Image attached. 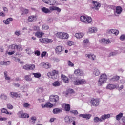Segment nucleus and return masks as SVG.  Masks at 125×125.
I'll use <instances>...</instances> for the list:
<instances>
[{
  "label": "nucleus",
  "mask_w": 125,
  "mask_h": 125,
  "mask_svg": "<svg viewBox=\"0 0 125 125\" xmlns=\"http://www.w3.org/2000/svg\"><path fill=\"white\" fill-rule=\"evenodd\" d=\"M18 116L19 118H22L23 119H25V118H29L30 116L29 114L23 113V111H21L18 113Z\"/></svg>",
  "instance_id": "obj_12"
},
{
  "label": "nucleus",
  "mask_w": 125,
  "mask_h": 125,
  "mask_svg": "<svg viewBox=\"0 0 125 125\" xmlns=\"http://www.w3.org/2000/svg\"><path fill=\"white\" fill-rule=\"evenodd\" d=\"M25 80L27 81H32V78H31V76L30 75H26L25 76Z\"/></svg>",
  "instance_id": "obj_39"
},
{
  "label": "nucleus",
  "mask_w": 125,
  "mask_h": 125,
  "mask_svg": "<svg viewBox=\"0 0 125 125\" xmlns=\"http://www.w3.org/2000/svg\"><path fill=\"white\" fill-rule=\"evenodd\" d=\"M31 119L32 122H36V121H37V117L35 116H32Z\"/></svg>",
  "instance_id": "obj_59"
},
{
  "label": "nucleus",
  "mask_w": 125,
  "mask_h": 125,
  "mask_svg": "<svg viewBox=\"0 0 125 125\" xmlns=\"http://www.w3.org/2000/svg\"><path fill=\"white\" fill-rule=\"evenodd\" d=\"M33 30L34 31H40V27H39V26H34V27H33Z\"/></svg>",
  "instance_id": "obj_55"
},
{
  "label": "nucleus",
  "mask_w": 125,
  "mask_h": 125,
  "mask_svg": "<svg viewBox=\"0 0 125 125\" xmlns=\"http://www.w3.org/2000/svg\"><path fill=\"white\" fill-rule=\"evenodd\" d=\"M64 121L65 123H70V117L66 116L64 118Z\"/></svg>",
  "instance_id": "obj_44"
},
{
  "label": "nucleus",
  "mask_w": 125,
  "mask_h": 125,
  "mask_svg": "<svg viewBox=\"0 0 125 125\" xmlns=\"http://www.w3.org/2000/svg\"><path fill=\"white\" fill-rule=\"evenodd\" d=\"M92 3L94 4L93 9H95L96 10H98L100 8V6H101V4L97 1H93Z\"/></svg>",
  "instance_id": "obj_13"
},
{
  "label": "nucleus",
  "mask_w": 125,
  "mask_h": 125,
  "mask_svg": "<svg viewBox=\"0 0 125 125\" xmlns=\"http://www.w3.org/2000/svg\"><path fill=\"white\" fill-rule=\"evenodd\" d=\"M80 20L82 23L85 24H90L92 22V18L88 16H81L80 17Z\"/></svg>",
  "instance_id": "obj_2"
},
{
  "label": "nucleus",
  "mask_w": 125,
  "mask_h": 125,
  "mask_svg": "<svg viewBox=\"0 0 125 125\" xmlns=\"http://www.w3.org/2000/svg\"><path fill=\"white\" fill-rule=\"evenodd\" d=\"M79 116L81 117V118L86 119V120H89V119L91 118V115L90 114H80Z\"/></svg>",
  "instance_id": "obj_16"
},
{
  "label": "nucleus",
  "mask_w": 125,
  "mask_h": 125,
  "mask_svg": "<svg viewBox=\"0 0 125 125\" xmlns=\"http://www.w3.org/2000/svg\"><path fill=\"white\" fill-rule=\"evenodd\" d=\"M67 65L69 67H74L75 64L74 63H72V62L71 61H68Z\"/></svg>",
  "instance_id": "obj_42"
},
{
  "label": "nucleus",
  "mask_w": 125,
  "mask_h": 125,
  "mask_svg": "<svg viewBox=\"0 0 125 125\" xmlns=\"http://www.w3.org/2000/svg\"><path fill=\"white\" fill-rule=\"evenodd\" d=\"M120 80V76H114L112 78L110 79L111 82H117V81H119Z\"/></svg>",
  "instance_id": "obj_28"
},
{
  "label": "nucleus",
  "mask_w": 125,
  "mask_h": 125,
  "mask_svg": "<svg viewBox=\"0 0 125 125\" xmlns=\"http://www.w3.org/2000/svg\"><path fill=\"white\" fill-rule=\"evenodd\" d=\"M61 78L63 80V81L64 82V83H68L70 81L69 80V78L68 77L63 74L61 75Z\"/></svg>",
  "instance_id": "obj_19"
},
{
  "label": "nucleus",
  "mask_w": 125,
  "mask_h": 125,
  "mask_svg": "<svg viewBox=\"0 0 125 125\" xmlns=\"http://www.w3.org/2000/svg\"><path fill=\"white\" fill-rule=\"evenodd\" d=\"M1 112L3 114H7L8 111H7V109H6L5 108H2Z\"/></svg>",
  "instance_id": "obj_50"
},
{
  "label": "nucleus",
  "mask_w": 125,
  "mask_h": 125,
  "mask_svg": "<svg viewBox=\"0 0 125 125\" xmlns=\"http://www.w3.org/2000/svg\"><path fill=\"white\" fill-rule=\"evenodd\" d=\"M57 38L60 39L61 40H68L69 37V34L65 32H58L56 34Z\"/></svg>",
  "instance_id": "obj_5"
},
{
  "label": "nucleus",
  "mask_w": 125,
  "mask_h": 125,
  "mask_svg": "<svg viewBox=\"0 0 125 125\" xmlns=\"http://www.w3.org/2000/svg\"><path fill=\"white\" fill-rule=\"evenodd\" d=\"M122 123H120V125H125V117H124L122 118Z\"/></svg>",
  "instance_id": "obj_43"
},
{
  "label": "nucleus",
  "mask_w": 125,
  "mask_h": 125,
  "mask_svg": "<svg viewBox=\"0 0 125 125\" xmlns=\"http://www.w3.org/2000/svg\"><path fill=\"white\" fill-rule=\"evenodd\" d=\"M42 66L43 68H44V69H50V68H51V65H50V63L48 62H43L42 64Z\"/></svg>",
  "instance_id": "obj_17"
},
{
  "label": "nucleus",
  "mask_w": 125,
  "mask_h": 125,
  "mask_svg": "<svg viewBox=\"0 0 125 125\" xmlns=\"http://www.w3.org/2000/svg\"><path fill=\"white\" fill-rule=\"evenodd\" d=\"M86 81L84 79H77L74 82V85H81L83 84H85Z\"/></svg>",
  "instance_id": "obj_8"
},
{
  "label": "nucleus",
  "mask_w": 125,
  "mask_h": 125,
  "mask_svg": "<svg viewBox=\"0 0 125 125\" xmlns=\"http://www.w3.org/2000/svg\"><path fill=\"white\" fill-rule=\"evenodd\" d=\"M62 108H54L53 110V113L55 114H59L60 113H62Z\"/></svg>",
  "instance_id": "obj_18"
},
{
  "label": "nucleus",
  "mask_w": 125,
  "mask_h": 125,
  "mask_svg": "<svg viewBox=\"0 0 125 125\" xmlns=\"http://www.w3.org/2000/svg\"><path fill=\"white\" fill-rule=\"evenodd\" d=\"M0 98H1V99H2V100H6L7 99V95L4 94H1L0 95Z\"/></svg>",
  "instance_id": "obj_31"
},
{
  "label": "nucleus",
  "mask_w": 125,
  "mask_h": 125,
  "mask_svg": "<svg viewBox=\"0 0 125 125\" xmlns=\"http://www.w3.org/2000/svg\"><path fill=\"white\" fill-rule=\"evenodd\" d=\"M99 99H92L90 103L94 106V107H97V106L99 105Z\"/></svg>",
  "instance_id": "obj_11"
},
{
  "label": "nucleus",
  "mask_w": 125,
  "mask_h": 125,
  "mask_svg": "<svg viewBox=\"0 0 125 125\" xmlns=\"http://www.w3.org/2000/svg\"><path fill=\"white\" fill-rule=\"evenodd\" d=\"M29 106H30V104L28 103H25L23 104V107H24V108H28Z\"/></svg>",
  "instance_id": "obj_56"
},
{
  "label": "nucleus",
  "mask_w": 125,
  "mask_h": 125,
  "mask_svg": "<svg viewBox=\"0 0 125 125\" xmlns=\"http://www.w3.org/2000/svg\"><path fill=\"white\" fill-rule=\"evenodd\" d=\"M43 35H44V33L42 32L37 31L35 33V36L37 38H42V36H43Z\"/></svg>",
  "instance_id": "obj_20"
},
{
  "label": "nucleus",
  "mask_w": 125,
  "mask_h": 125,
  "mask_svg": "<svg viewBox=\"0 0 125 125\" xmlns=\"http://www.w3.org/2000/svg\"><path fill=\"white\" fill-rule=\"evenodd\" d=\"M64 110L66 112H69L70 110H71V106L69 104H65L64 106Z\"/></svg>",
  "instance_id": "obj_25"
},
{
  "label": "nucleus",
  "mask_w": 125,
  "mask_h": 125,
  "mask_svg": "<svg viewBox=\"0 0 125 125\" xmlns=\"http://www.w3.org/2000/svg\"><path fill=\"white\" fill-rule=\"evenodd\" d=\"M10 62L9 61L5 62L4 65H5L6 66H8V65H10Z\"/></svg>",
  "instance_id": "obj_63"
},
{
  "label": "nucleus",
  "mask_w": 125,
  "mask_h": 125,
  "mask_svg": "<svg viewBox=\"0 0 125 125\" xmlns=\"http://www.w3.org/2000/svg\"><path fill=\"white\" fill-rule=\"evenodd\" d=\"M116 87H117V86H116L114 84H109L106 86L107 89H110V90H111L112 89H115V88H116Z\"/></svg>",
  "instance_id": "obj_22"
},
{
  "label": "nucleus",
  "mask_w": 125,
  "mask_h": 125,
  "mask_svg": "<svg viewBox=\"0 0 125 125\" xmlns=\"http://www.w3.org/2000/svg\"><path fill=\"white\" fill-rule=\"evenodd\" d=\"M15 35H16L18 37H19V36H20L21 35L20 31H16L15 32Z\"/></svg>",
  "instance_id": "obj_53"
},
{
  "label": "nucleus",
  "mask_w": 125,
  "mask_h": 125,
  "mask_svg": "<svg viewBox=\"0 0 125 125\" xmlns=\"http://www.w3.org/2000/svg\"><path fill=\"white\" fill-rule=\"evenodd\" d=\"M14 53H15V52L14 51H13L12 52H8V54L9 55H12L13 54H14Z\"/></svg>",
  "instance_id": "obj_62"
},
{
  "label": "nucleus",
  "mask_w": 125,
  "mask_h": 125,
  "mask_svg": "<svg viewBox=\"0 0 125 125\" xmlns=\"http://www.w3.org/2000/svg\"><path fill=\"white\" fill-rule=\"evenodd\" d=\"M74 121H75V119L74 118V117H69V123L73 122Z\"/></svg>",
  "instance_id": "obj_57"
},
{
  "label": "nucleus",
  "mask_w": 125,
  "mask_h": 125,
  "mask_svg": "<svg viewBox=\"0 0 125 125\" xmlns=\"http://www.w3.org/2000/svg\"><path fill=\"white\" fill-rule=\"evenodd\" d=\"M56 3L55 0H49L48 4L49 5H54Z\"/></svg>",
  "instance_id": "obj_34"
},
{
  "label": "nucleus",
  "mask_w": 125,
  "mask_h": 125,
  "mask_svg": "<svg viewBox=\"0 0 125 125\" xmlns=\"http://www.w3.org/2000/svg\"><path fill=\"white\" fill-rule=\"evenodd\" d=\"M32 75L34 76L35 78H37V79H39L42 77V75L41 73L37 72V73H33Z\"/></svg>",
  "instance_id": "obj_30"
},
{
  "label": "nucleus",
  "mask_w": 125,
  "mask_h": 125,
  "mask_svg": "<svg viewBox=\"0 0 125 125\" xmlns=\"http://www.w3.org/2000/svg\"><path fill=\"white\" fill-rule=\"evenodd\" d=\"M7 107L9 110H12L13 109V106L10 103L7 104Z\"/></svg>",
  "instance_id": "obj_40"
},
{
  "label": "nucleus",
  "mask_w": 125,
  "mask_h": 125,
  "mask_svg": "<svg viewBox=\"0 0 125 125\" xmlns=\"http://www.w3.org/2000/svg\"><path fill=\"white\" fill-rule=\"evenodd\" d=\"M29 69L31 71L35 70V66L34 64H29Z\"/></svg>",
  "instance_id": "obj_38"
},
{
  "label": "nucleus",
  "mask_w": 125,
  "mask_h": 125,
  "mask_svg": "<svg viewBox=\"0 0 125 125\" xmlns=\"http://www.w3.org/2000/svg\"><path fill=\"white\" fill-rule=\"evenodd\" d=\"M122 11H123V8L121 6H118L116 8V13L117 14H121Z\"/></svg>",
  "instance_id": "obj_21"
},
{
  "label": "nucleus",
  "mask_w": 125,
  "mask_h": 125,
  "mask_svg": "<svg viewBox=\"0 0 125 125\" xmlns=\"http://www.w3.org/2000/svg\"><path fill=\"white\" fill-rule=\"evenodd\" d=\"M111 115L110 114H104L102 115L101 118H99L98 117H95L94 118L93 121L94 123H99V122H103L104 121H105L106 119H109Z\"/></svg>",
  "instance_id": "obj_4"
},
{
  "label": "nucleus",
  "mask_w": 125,
  "mask_h": 125,
  "mask_svg": "<svg viewBox=\"0 0 125 125\" xmlns=\"http://www.w3.org/2000/svg\"><path fill=\"white\" fill-rule=\"evenodd\" d=\"M39 41L42 43H45V44L51 43V42H53V41L52 40L48 39H46V38L40 39Z\"/></svg>",
  "instance_id": "obj_10"
},
{
  "label": "nucleus",
  "mask_w": 125,
  "mask_h": 125,
  "mask_svg": "<svg viewBox=\"0 0 125 125\" xmlns=\"http://www.w3.org/2000/svg\"><path fill=\"white\" fill-rule=\"evenodd\" d=\"M70 113H72L74 115V116H77L79 113L78 112V111L77 110H72L70 111Z\"/></svg>",
  "instance_id": "obj_48"
},
{
  "label": "nucleus",
  "mask_w": 125,
  "mask_h": 125,
  "mask_svg": "<svg viewBox=\"0 0 125 125\" xmlns=\"http://www.w3.org/2000/svg\"><path fill=\"white\" fill-rule=\"evenodd\" d=\"M101 43H104V44H109V43H111V41L109 39H106L105 38H103L100 41Z\"/></svg>",
  "instance_id": "obj_15"
},
{
  "label": "nucleus",
  "mask_w": 125,
  "mask_h": 125,
  "mask_svg": "<svg viewBox=\"0 0 125 125\" xmlns=\"http://www.w3.org/2000/svg\"><path fill=\"white\" fill-rule=\"evenodd\" d=\"M125 39V35H122L120 37L121 41H124Z\"/></svg>",
  "instance_id": "obj_54"
},
{
  "label": "nucleus",
  "mask_w": 125,
  "mask_h": 125,
  "mask_svg": "<svg viewBox=\"0 0 125 125\" xmlns=\"http://www.w3.org/2000/svg\"><path fill=\"white\" fill-rule=\"evenodd\" d=\"M108 78L107 77V75L106 74H102L98 80V86H101L103 83H104L107 82Z\"/></svg>",
  "instance_id": "obj_3"
},
{
  "label": "nucleus",
  "mask_w": 125,
  "mask_h": 125,
  "mask_svg": "<svg viewBox=\"0 0 125 125\" xmlns=\"http://www.w3.org/2000/svg\"><path fill=\"white\" fill-rule=\"evenodd\" d=\"M0 16H2V17H4L5 16V14L3 12H0Z\"/></svg>",
  "instance_id": "obj_64"
},
{
  "label": "nucleus",
  "mask_w": 125,
  "mask_h": 125,
  "mask_svg": "<svg viewBox=\"0 0 125 125\" xmlns=\"http://www.w3.org/2000/svg\"><path fill=\"white\" fill-rule=\"evenodd\" d=\"M11 48H12V49H18L19 46L17 45H15L14 44H13L11 46Z\"/></svg>",
  "instance_id": "obj_45"
},
{
  "label": "nucleus",
  "mask_w": 125,
  "mask_h": 125,
  "mask_svg": "<svg viewBox=\"0 0 125 125\" xmlns=\"http://www.w3.org/2000/svg\"><path fill=\"white\" fill-rule=\"evenodd\" d=\"M10 96L12 98H17V97L18 96V94L16 92H11L10 93Z\"/></svg>",
  "instance_id": "obj_24"
},
{
  "label": "nucleus",
  "mask_w": 125,
  "mask_h": 125,
  "mask_svg": "<svg viewBox=\"0 0 125 125\" xmlns=\"http://www.w3.org/2000/svg\"><path fill=\"white\" fill-rule=\"evenodd\" d=\"M44 107H46V108H52V107H53V104L50 103H47L44 105Z\"/></svg>",
  "instance_id": "obj_32"
},
{
  "label": "nucleus",
  "mask_w": 125,
  "mask_h": 125,
  "mask_svg": "<svg viewBox=\"0 0 125 125\" xmlns=\"http://www.w3.org/2000/svg\"><path fill=\"white\" fill-rule=\"evenodd\" d=\"M4 75L5 80H6L7 81H9L10 80V77L7 76V72L5 71L4 72Z\"/></svg>",
  "instance_id": "obj_36"
},
{
  "label": "nucleus",
  "mask_w": 125,
  "mask_h": 125,
  "mask_svg": "<svg viewBox=\"0 0 125 125\" xmlns=\"http://www.w3.org/2000/svg\"><path fill=\"white\" fill-rule=\"evenodd\" d=\"M123 117V113L120 112L119 114L116 116V120L117 121H120L121 119Z\"/></svg>",
  "instance_id": "obj_33"
},
{
  "label": "nucleus",
  "mask_w": 125,
  "mask_h": 125,
  "mask_svg": "<svg viewBox=\"0 0 125 125\" xmlns=\"http://www.w3.org/2000/svg\"><path fill=\"white\" fill-rule=\"evenodd\" d=\"M85 56L86 57L90 58V59H91L92 60H94V59H95V57H96V56L95 55L92 54H86Z\"/></svg>",
  "instance_id": "obj_26"
},
{
  "label": "nucleus",
  "mask_w": 125,
  "mask_h": 125,
  "mask_svg": "<svg viewBox=\"0 0 125 125\" xmlns=\"http://www.w3.org/2000/svg\"><path fill=\"white\" fill-rule=\"evenodd\" d=\"M7 118L6 117L2 118V117L0 116V121H6Z\"/></svg>",
  "instance_id": "obj_60"
},
{
  "label": "nucleus",
  "mask_w": 125,
  "mask_h": 125,
  "mask_svg": "<svg viewBox=\"0 0 125 125\" xmlns=\"http://www.w3.org/2000/svg\"><path fill=\"white\" fill-rule=\"evenodd\" d=\"M94 75L95 76H99L100 75V71L98 69H95L94 71Z\"/></svg>",
  "instance_id": "obj_37"
},
{
  "label": "nucleus",
  "mask_w": 125,
  "mask_h": 125,
  "mask_svg": "<svg viewBox=\"0 0 125 125\" xmlns=\"http://www.w3.org/2000/svg\"><path fill=\"white\" fill-rule=\"evenodd\" d=\"M96 32H97V28H96L92 27L89 29V33H96Z\"/></svg>",
  "instance_id": "obj_29"
},
{
  "label": "nucleus",
  "mask_w": 125,
  "mask_h": 125,
  "mask_svg": "<svg viewBox=\"0 0 125 125\" xmlns=\"http://www.w3.org/2000/svg\"><path fill=\"white\" fill-rule=\"evenodd\" d=\"M74 74L76 76H83V71L81 69H76L74 71Z\"/></svg>",
  "instance_id": "obj_14"
},
{
  "label": "nucleus",
  "mask_w": 125,
  "mask_h": 125,
  "mask_svg": "<svg viewBox=\"0 0 125 125\" xmlns=\"http://www.w3.org/2000/svg\"><path fill=\"white\" fill-rule=\"evenodd\" d=\"M42 29L43 30H48L49 27L48 25L44 24L42 25Z\"/></svg>",
  "instance_id": "obj_47"
},
{
  "label": "nucleus",
  "mask_w": 125,
  "mask_h": 125,
  "mask_svg": "<svg viewBox=\"0 0 125 125\" xmlns=\"http://www.w3.org/2000/svg\"><path fill=\"white\" fill-rule=\"evenodd\" d=\"M46 53H47L45 51L42 52L41 54L42 58H43L44 56H45V55H46Z\"/></svg>",
  "instance_id": "obj_52"
},
{
  "label": "nucleus",
  "mask_w": 125,
  "mask_h": 125,
  "mask_svg": "<svg viewBox=\"0 0 125 125\" xmlns=\"http://www.w3.org/2000/svg\"><path fill=\"white\" fill-rule=\"evenodd\" d=\"M36 20V16H30L28 18V22H34Z\"/></svg>",
  "instance_id": "obj_23"
},
{
  "label": "nucleus",
  "mask_w": 125,
  "mask_h": 125,
  "mask_svg": "<svg viewBox=\"0 0 125 125\" xmlns=\"http://www.w3.org/2000/svg\"><path fill=\"white\" fill-rule=\"evenodd\" d=\"M26 51V53H28V54H31V49H27L25 50Z\"/></svg>",
  "instance_id": "obj_61"
},
{
  "label": "nucleus",
  "mask_w": 125,
  "mask_h": 125,
  "mask_svg": "<svg viewBox=\"0 0 125 125\" xmlns=\"http://www.w3.org/2000/svg\"><path fill=\"white\" fill-rule=\"evenodd\" d=\"M67 44L69 46H72V45H74V44H75V42L72 41H67Z\"/></svg>",
  "instance_id": "obj_41"
},
{
  "label": "nucleus",
  "mask_w": 125,
  "mask_h": 125,
  "mask_svg": "<svg viewBox=\"0 0 125 125\" xmlns=\"http://www.w3.org/2000/svg\"><path fill=\"white\" fill-rule=\"evenodd\" d=\"M3 11L4 12H6V13H7L8 12V9H7L6 7H3Z\"/></svg>",
  "instance_id": "obj_58"
},
{
  "label": "nucleus",
  "mask_w": 125,
  "mask_h": 125,
  "mask_svg": "<svg viewBox=\"0 0 125 125\" xmlns=\"http://www.w3.org/2000/svg\"><path fill=\"white\" fill-rule=\"evenodd\" d=\"M35 55H37V56H40L41 55V52L39 50H36L35 51Z\"/></svg>",
  "instance_id": "obj_51"
},
{
  "label": "nucleus",
  "mask_w": 125,
  "mask_h": 125,
  "mask_svg": "<svg viewBox=\"0 0 125 125\" xmlns=\"http://www.w3.org/2000/svg\"><path fill=\"white\" fill-rule=\"evenodd\" d=\"M55 51L58 55L61 54L63 53V52L64 51V47L62 46H58L56 47Z\"/></svg>",
  "instance_id": "obj_9"
},
{
  "label": "nucleus",
  "mask_w": 125,
  "mask_h": 125,
  "mask_svg": "<svg viewBox=\"0 0 125 125\" xmlns=\"http://www.w3.org/2000/svg\"><path fill=\"white\" fill-rule=\"evenodd\" d=\"M44 13H49L51 12V11H53L54 10H56L58 12H60L61 11V9L56 6H50L49 7V9L46 8L45 7H43L42 9Z\"/></svg>",
  "instance_id": "obj_1"
},
{
  "label": "nucleus",
  "mask_w": 125,
  "mask_h": 125,
  "mask_svg": "<svg viewBox=\"0 0 125 125\" xmlns=\"http://www.w3.org/2000/svg\"><path fill=\"white\" fill-rule=\"evenodd\" d=\"M75 36L76 38H77V39H81V38H83V33H76Z\"/></svg>",
  "instance_id": "obj_27"
},
{
  "label": "nucleus",
  "mask_w": 125,
  "mask_h": 125,
  "mask_svg": "<svg viewBox=\"0 0 125 125\" xmlns=\"http://www.w3.org/2000/svg\"><path fill=\"white\" fill-rule=\"evenodd\" d=\"M29 13V10L24 9L22 11V14H28Z\"/></svg>",
  "instance_id": "obj_49"
},
{
  "label": "nucleus",
  "mask_w": 125,
  "mask_h": 125,
  "mask_svg": "<svg viewBox=\"0 0 125 125\" xmlns=\"http://www.w3.org/2000/svg\"><path fill=\"white\" fill-rule=\"evenodd\" d=\"M29 65L28 64H26L23 67V69H24V70H26V71H29Z\"/></svg>",
  "instance_id": "obj_46"
},
{
  "label": "nucleus",
  "mask_w": 125,
  "mask_h": 125,
  "mask_svg": "<svg viewBox=\"0 0 125 125\" xmlns=\"http://www.w3.org/2000/svg\"><path fill=\"white\" fill-rule=\"evenodd\" d=\"M53 86L55 87L60 86V83L58 81H55L53 83Z\"/></svg>",
  "instance_id": "obj_35"
},
{
  "label": "nucleus",
  "mask_w": 125,
  "mask_h": 125,
  "mask_svg": "<svg viewBox=\"0 0 125 125\" xmlns=\"http://www.w3.org/2000/svg\"><path fill=\"white\" fill-rule=\"evenodd\" d=\"M59 72L57 70H53L51 72H48L47 74L48 78L52 79L53 80H56L57 76H58Z\"/></svg>",
  "instance_id": "obj_6"
},
{
  "label": "nucleus",
  "mask_w": 125,
  "mask_h": 125,
  "mask_svg": "<svg viewBox=\"0 0 125 125\" xmlns=\"http://www.w3.org/2000/svg\"><path fill=\"white\" fill-rule=\"evenodd\" d=\"M59 101V97L58 95H51L50 96V102H52V103L56 104V103H58Z\"/></svg>",
  "instance_id": "obj_7"
}]
</instances>
